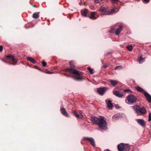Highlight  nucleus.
Segmentation results:
<instances>
[{
	"mask_svg": "<svg viewBox=\"0 0 151 151\" xmlns=\"http://www.w3.org/2000/svg\"><path fill=\"white\" fill-rule=\"evenodd\" d=\"M91 120L93 123L97 125L100 129H104V117H103L98 118L94 116H91Z\"/></svg>",
	"mask_w": 151,
	"mask_h": 151,
	"instance_id": "1",
	"label": "nucleus"
},
{
	"mask_svg": "<svg viewBox=\"0 0 151 151\" xmlns=\"http://www.w3.org/2000/svg\"><path fill=\"white\" fill-rule=\"evenodd\" d=\"M132 107L137 113L144 114H145L146 112L145 109L143 107L140 108L138 105H135Z\"/></svg>",
	"mask_w": 151,
	"mask_h": 151,
	"instance_id": "2",
	"label": "nucleus"
},
{
	"mask_svg": "<svg viewBox=\"0 0 151 151\" xmlns=\"http://www.w3.org/2000/svg\"><path fill=\"white\" fill-rule=\"evenodd\" d=\"M119 151H129L130 147L127 144L121 143L117 146Z\"/></svg>",
	"mask_w": 151,
	"mask_h": 151,
	"instance_id": "3",
	"label": "nucleus"
},
{
	"mask_svg": "<svg viewBox=\"0 0 151 151\" xmlns=\"http://www.w3.org/2000/svg\"><path fill=\"white\" fill-rule=\"evenodd\" d=\"M66 71H69L70 73H73L74 74H77L79 76H82L83 74V73L82 72H80L76 70H73L69 68H67L66 69Z\"/></svg>",
	"mask_w": 151,
	"mask_h": 151,
	"instance_id": "4",
	"label": "nucleus"
},
{
	"mask_svg": "<svg viewBox=\"0 0 151 151\" xmlns=\"http://www.w3.org/2000/svg\"><path fill=\"white\" fill-rule=\"evenodd\" d=\"M117 9V8L115 6L112 8L111 10L107 11V12H105L104 11V15H111L114 14H115L119 10V9H118V10L117 11H116V10Z\"/></svg>",
	"mask_w": 151,
	"mask_h": 151,
	"instance_id": "5",
	"label": "nucleus"
},
{
	"mask_svg": "<svg viewBox=\"0 0 151 151\" xmlns=\"http://www.w3.org/2000/svg\"><path fill=\"white\" fill-rule=\"evenodd\" d=\"M83 140L84 141H87L93 147H95L96 145L95 140L92 137L88 138L84 137L83 139Z\"/></svg>",
	"mask_w": 151,
	"mask_h": 151,
	"instance_id": "6",
	"label": "nucleus"
},
{
	"mask_svg": "<svg viewBox=\"0 0 151 151\" xmlns=\"http://www.w3.org/2000/svg\"><path fill=\"white\" fill-rule=\"evenodd\" d=\"M127 100L129 103H133L136 102L137 98L134 95H129L127 97Z\"/></svg>",
	"mask_w": 151,
	"mask_h": 151,
	"instance_id": "7",
	"label": "nucleus"
},
{
	"mask_svg": "<svg viewBox=\"0 0 151 151\" xmlns=\"http://www.w3.org/2000/svg\"><path fill=\"white\" fill-rule=\"evenodd\" d=\"M6 58L11 59L12 61L13 62L12 63H10V64L15 65L17 63V62L15 60L13 56L11 55H8L6 56Z\"/></svg>",
	"mask_w": 151,
	"mask_h": 151,
	"instance_id": "8",
	"label": "nucleus"
},
{
	"mask_svg": "<svg viewBox=\"0 0 151 151\" xmlns=\"http://www.w3.org/2000/svg\"><path fill=\"white\" fill-rule=\"evenodd\" d=\"M136 121L138 124L142 126L143 127L145 126V122L143 119H137Z\"/></svg>",
	"mask_w": 151,
	"mask_h": 151,
	"instance_id": "9",
	"label": "nucleus"
},
{
	"mask_svg": "<svg viewBox=\"0 0 151 151\" xmlns=\"http://www.w3.org/2000/svg\"><path fill=\"white\" fill-rule=\"evenodd\" d=\"M135 88L137 91L143 93V94H150L147 92L145 91L144 89L141 87L139 86H136L135 87Z\"/></svg>",
	"mask_w": 151,
	"mask_h": 151,
	"instance_id": "10",
	"label": "nucleus"
},
{
	"mask_svg": "<svg viewBox=\"0 0 151 151\" xmlns=\"http://www.w3.org/2000/svg\"><path fill=\"white\" fill-rule=\"evenodd\" d=\"M60 111L62 114L66 117H69V115L68 114L65 109L63 108L60 109Z\"/></svg>",
	"mask_w": 151,
	"mask_h": 151,
	"instance_id": "11",
	"label": "nucleus"
},
{
	"mask_svg": "<svg viewBox=\"0 0 151 151\" xmlns=\"http://www.w3.org/2000/svg\"><path fill=\"white\" fill-rule=\"evenodd\" d=\"M122 26L120 25L118 27L115 31V34L117 35H119L120 32L122 30Z\"/></svg>",
	"mask_w": 151,
	"mask_h": 151,
	"instance_id": "12",
	"label": "nucleus"
},
{
	"mask_svg": "<svg viewBox=\"0 0 151 151\" xmlns=\"http://www.w3.org/2000/svg\"><path fill=\"white\" fill-rule=\"evenodd\" d=\"M107 104V106L109 108V109H112L113 107V106L111 103V101L110 100H108Z\"/></svg>",
	"mask_w": 151,
	"mask_h": 151,
	"instance_id": "13",
	"label": "nucleus"
},
{
	"mask_svg": "<svg viewBox=\"0 0 151 151\" xmlns=\"http://www.w3.org/2000/svg\"><path fill=\"white\" fill-rule=\"evenodd\" d=\"M88 10L87 9H85L84 10H82L81 11L82 15L84 17H86V15L88 12Z\"/></svg>",
	"mask_w": 151,
	"mask_h": 151,
	"instance_id": "14",
	"label": "nucleus"
},
{
	"mask_svg": "<svg viewBox=\"0 0 151 151\" xmlns=\"http://www.w3.org/2000/svg\"><path fill=\"white\" fill-rule=\"evenodd\" d=\"M97 92L99 94H103L104 93V87L97 88Z\"/></svg>",
	"mask_w": 151,
	"mask_h": 151,
	"instance_id": "15",
	"label": "nucleus"
},
{
	"mask_svg": "<svg viewBox=\"0 0 151 151\" xmlns=\"http://www.w3.org/2000/svg\"><path fill=\"white\" fill-rule=\"evenodd\" d=\"M39 13L38 12H36L33 14L32 17L35 19H37L39 17Z\"/></svg>",
	"mask_w": 151,
	"mask_h": 151,
	"instance_id": "16",
	"label": "nucleus"
},
{
	"mask_svg": "<svg viewBox=\"0 0 151 151\" xmlns=\"http://www.w3.org/2000/svg\"><path fill=\"white\" fill-rule=\"evenodd\" d=\"M27 60L28 61H30L31 62L33 63H36V61L31 57H28L27 58Z\"/></svg>",
	"mask_w": 151,
	"mask_h": 151,
	"instance_id": "17",
	"label": "nucleus"
},
{
	"mask_svg": "<svg viewBox=\"0 0 151 151\" xmlns=\"http://www.w3.org/2000/svg\"><path fill=\"white\" fill-rule=\"evenodd\" d=\"M110 82L112 86H115L118 83V81L115 80H111Z\"/></svg>",
	"mask_w": 151,
	"mask_h": 151,
	"instance_id": "18",
	"label": "nucleus"
},
{
	"mask_svg": "<svg viewBox=\"0 0 151 151\" xmlns=\"http://www.w3.org/2000/svg\"><path fill=\"white\" fill-rule=\"evenodd\" d=\"M149 103H151V96L150 95H144Z\"/></svg>",
	"mask_w": 151,
	"mask_h": 151,
	"instance_id": "19",
	"label": "nucleus"
},
{
	"mask_svg": "<svg viewBox=\"0 0 151 151\" xmlns=\"http://www.w3.org/2000/svg\"><path fill=\"white\" fill-rule=\"evenodd\" d=\"M73 61H71L69 62V63L70 65V67L72 69L75 68V65L73 64Z\"/></svg>",
	"mask_w": 151,
	"mask_h": 151,
	"instance_id": "20",
	"label": "nucleus"
},
{
	"mask_svg": "<svg viewBox=\"0 0 151 151\" xmlns=\"http://www.w3.org/2000/svg\"><path fill=\"white\" fill-rule=\"evenodd\" d=\"M114 94H123V93L120 91H114Z\"/></svg>",
	"mask_w": 151,
	"mask_h": 151,
	"instance_id": "21",
	"label": "nucleus"
},
{
	"mask_svg": "<svg viewBox=\"0 0 151 151\" xmlns=\"http://www.w3.org/2000/svg\"><path fill=\"white\" fill-rule=\"evenodd\" d=\"M144 61V59L141 56H140L139 59V63L141 64Z\"/></svg>",
	"mask_w": 151,
	"mask_h": 151,
	"instance_id": "22",
	"label": "nucleus"
},
{
	"mask_svg": "<svg viewBox=\"0 0 151 151\" xmlns=\"http://www.w3.org/2000/svg\"><path fill=\"white\" fill-rule=\"evenodd\" d=\"M123 91L125 93H131L132 92V91L131 90L128 89H124Z\"/></svg>",
	"mask_w": 151,
	"mask_h": 151,
	"instance_id": "23",
	"label": "nucleus"
},
{
	"mask_svg": "<svg viewBox=\"0 0 151 151\" xmlns=\"http://www.w3.org/2000/svg\"><path fill=\"white\" fill-rule=\"evenodd\" d=\"M74 115L77 118H79L80 117V115L78 114L77 112L75 111H74L73 112Z\"/></svg>",
	"mask_w": 151,
	"mask_h": 151,
	"instance_id": "24",
	"label": "nucleus"
},
{
	"mask_svg": "<svg viewBox=\"0 0 151 151\" xmlns=\"http://www.w3.org/2000/svg\"><path fill=\"white\" fill-rule=\"evenodd\" d=\"M87 69L89 71L90 73L91 74H93L94 72L93 70V69H91L90 67H88L87 68Z\"/></svg>",
	"mask_w": 151,
	"mask_h": 151,
	"instance_id": "25",
	"label": "nucleus"
},
{
	"mask_svg": "<svg viewBox=\"0 0 151 151\" xmlns=\"http://www.w3.org/2000/svg\"><path fill=\"white\" fill-rule=\"evenodd\" d=\"M127 48L128 50L131 51L132 50V47L131 45L127 46Z\"/></svg>",
	"mask_w": 151,
	"mask_h": 151,
	"instance_id": "26",
	"label": "nucleus"
},
{
	"mask_svg": "<svg viewBox=\"0 0 151 151\" xmlns=\"http://www.w3.org/2000/svg\"><path fill=\"white\" fill-rule=\"evenodd\" d=\"M98 11L101 12H104V7L103 6L101 7L99 9Z\"/></svg>",
	"mask_w": 151,
	"mask_h": 151,
	"instance_id": "27",
	"label": "nucleus"
},
{
	"mask_svg": "<svg viewBox=\"0 0 151 151\" xmlns=\"http://www.w3.org/2000/svg\"><path fill=\"white\" fill-rule=\"evenodd\" d=\"M119 0H112V3L113 4H117Z\"/></svg>",
	"mask_w": 151,
	"mask_h": 151,
	"instance_id": "28",
	"label": "nucleus"
},
{
	"mask_svg": "<svg viewBox=\"0 0 151 151\" xmlns=\"http://www.w3.org/2000/svg\"><path fill=\"white\" fill-rule=\"evenodd\" d=\"M114 30V29H111L109 31V32L112 34H114V33L115 32Z\"/></svg>",
	"mask_w": 151,
	"mask_h": 151,
	"instance_id": "29",
	"label": "nucleus"
},
{
	"mask_svg": "<svg viewBox=\"0 0 151 151\" xmlns=\"http://www.w3.org/2000/svg\"><path fill=\"white\" fill-rule=\"evenodd\" d=\"M45 73L47 74H51L53 73V72H51L48 70H47V69L45 70Z\"/></svg>",
	"mask_w": 151,
	"mask_h": 151,
	"instance_id": "30",
	"label": "nucleus"
},
{
	"mask_svg": "<svg viewBox=\"0 0 151 151\" xmlns=\"http://www.w3.org/2000/svg\"><path fill=\"white\" fill-rule=\"evenodd\" d=\"M95 14L96 13L94 12H93L91 13V16L92 18L94 17Z\"/></svg>",
	"mask_w": 151,
	"mask_h": 151,
	"instance_id": "31",
	"label": "nucleus"
},
{
	"mask_svg": "<svg viewBox=\"0 0 151 151\" xmlns=\"http://www.w3.org/2000/svg\"><path fill=\"white\" fill-rule=\"evenodd\" d=\"M42 65L43 67H45L47 63L44 61H43L42 62Z\"/></svg>",
	"mask_w": 151,
	"mask_h": 151,
	"instance_id": "32",
	"label": "nucleus"
},
{
	"mask_svg": "<svg viewBox=\"0 0 151 151\" xmlns=\"http://www.w3.org/2000/svg\"><path fill=\"white\" fill-rule=\"evenodd\" d=\"M34 68H36V69H38L39 70H40V71H42V70H41V69L39 67L37 66H36V65L34 66Z\"/></svg>",
	"mask_w": 151,
	"mask_h": 151,
	"instance_id": "33",
	"label": "nucleus"
},
{
	"mask_svg": "<svg viewBox=\"0 0 151 151\" xmlns=\"http://www.w3.org/2000/svg\"><path fill=\"white\" fill-rule=\"evenodd\" d=\"M148 121L149 122L151 121V113L150 112L149 114Z\"/></svg>",
	"mask_w": 151,
	"mask_h": 151,
	"instance_id": "34",
	"label": "nucleus"
},
{
	"mask_svg": "<svg viewBox=\"0 0 151 151\" xmlns=\"http://www.w3.org/2000/svg\"><path fill=\"white\" fill-rule=\"evenodd\" d=\"M106 124V122L104 120V130H106L107 129Z\"/></svg>",
	"mask_w": 151,
	"mask_h": 151,
	"instance_id": "35",
	"label": "nucleus"
},
{
	"mask_svg": "<svg viewBox=\"0 0 151 151\" xmlns=\"http://www.w3.org/2000/svg\"><path fill=\"white\" fill-rule=\"evenodd\" d=\"M75 79L77 80L78 81H81L83 80V79L82 78H75Z\"/></svg>",
	"mask_w": 151,
	"mask_h": 151,
	"instance_id": "36",
	"label": "nucleus"
},
{
	"mask_svg": "<svg viewBox=\"0 0 151 151\" xmlns=\"http://www.w3.org/2000/svg\"><path fill=\"white\" fill-rule=\"evenodd\" d=\"M150 0H143L142 1H144V2L147 3L149 2L150 1Z\"/></svg>",
	"mask_w": 151,
	"mask_h": 151,
	"instance_id": "37",
	"label": "nucleus"
},
{
	"mask_svg": "<svg viewBox=\"0 0 151 151\" xmlns=\"http://www.w3.org/2000/svg\"><path fill=\"white\" fill-rule=\"evenodd\" d=\"M3 49V46L1 45H0V52H1L2 51Z\"/></svg>",
	"mask_w": 151,
	"mask_h": 151,
	"instance_id": "38",
	"label": "nucleus"
},
{
	"mask_svg": "<svg viewBox=\"0 0 151 151\" xmlns=\"http://www.w3.org/2000/svg\"><path fill=\"white\" fill-rule=\"evenodd\" d=\"M121 68V66H117L115 67V69L116 70H117V69H119L120 68Z\"/></svg>",
	"mask_w": 151,
	"mask_h": 151,
	"instance_id": "39",
	"label": "nucleus"
},
{
	"mask_svg": "<svg viewBox=\"0 0 151 151\" xmlns=\"http://www.w3.org/2000/svg\"><path fill=\"white\" fill-rule=\"evenodd\" d=\"M109 64H108L104 65V68H106L107 67H109Z\"/></svg>",
	"mask_w": 151,
	"mask_h": 151,
	"instance_id": "40",
	"label": "nucleus"
},
{
	"mask_svg": "<svg viewBox=\"0 0 151 151\" xmlns=\"http://www.w3.org/2000/svg\"><path fill=\"white\" fill-rule=\"evenodd\" d=\"M119 98H122L124 96V95H116Z\"/></svg>",
	"mask_w": 151,
	"mask_h": 151,
	"instance_id": "41",
	"label": "nucleus"
},
{
	"mask_svg": "<svg viewBox=\"0 0 151 151\" xmlns=\"http://www.w3.org/2000/svg\"><path fill=\"white\" fill-rule=\"evenodd\" d=\"M117 118H118V116L116 115H114L113 117V118H115L116 119H117Z\"/></svg>",
	"mask_w": 151,
	"mask_h": 151,
	"instance_id": "42",
	"label": "nucleus"
},
{
	"mask_svg": "<svg viewBox=\"0 0 151 151\" xmlns=\"http://www.w3.org/2000/svg\"><path fill=\"white\" fill-rule=\"evenodd\" d=\"M116 108L117 109H119L121 108V107L120 106H117L116 105L115 106Z\"/></svg>",
	"mask_w": 151,
	"mask_h": 151,
	"instance_id": "43",
	"label": "nucleus"
},
{
	"mask_svg": "<svg viewBox=\"0 0 151 151\" xmlns=\"http://www.w3.org/2000/svg\"><path fill=\"white\" fill-rule=\"evenodd\" d=\"M95 1L96 3H98L99 2V0H94Z\"/></svg>",
	"mask_w": 151,
	"mask_h": 151,
	"instance_id": "44",
	"label": "nucleus"
},
{
	"mask_svg": "<svg viewBox=\"0 0 151 151\" xmlns=\"http://www.w3.org/2000/svg\"><path fill=\"white\" fill-rule=\"evenodd\" d=\"M2 61H3L5 63H9V62H7L6 61H5V60H2Z\"/></svg>",
	"mask_w": 151,
	"mask_h": 151,
	"instance_id": "45",
	"label": "nucleus"
},
{
	"mask_svg": "<svg viewBox=\"0 0 151 151\" xmlns=\"http://www.w3.org/2000/svg\"><path fill=\"white\" fill-rule=\"evenodd\" d=\"M107 89V88L106 87H104V91L106 90Z\"/></svg>",
	"mask_w": 151,
	"mask_h": 151,
	"instance_id": "46",
	"label": "nucleus"
},
{
	"mask_svg": "<svg viewBox=\"0 0 151 151\" xmlns=\"http://www.w3.org/2000/svg\"><path fill=\"white\" fill-rule=\"evenodd\" d=\"M110 53V52H108L106 54L107 55L109 54Z\"/></svg>",
	"mask_w": 151,
	"mask_h": 151,
	"instance_id": "47",
	"label": "nucleus"
},
{
	"mask_svg": "<svg viewBox=\"0 0 151 151\" xmlns=\"http://www.w3.org/2000/svg\"><path fill=\"white\" fill-rule=\"evenodd\" d=\"M106 151H110V150H109L108 149H107L106 150Z\"/></svg>",
	"mask_w": 151,
	"mask_h": 151,
	"instance_id": "48",
	"label": "nucleus"
},
{
	"mask_svg": "<svg viewBox=\"0 0 151 151\" xmlns=\"http://www.w3.org/2000/svg\"><path fill=\"white\" fill-rule=\"evenodd\" d=\"M101 63H102V64H103V60H101Z\"/></svg>",
	"mask_w": 151,
	"mask_h": 151,
	"instance_id": "49",
	"label": "nucleus"
},
{
	"mask_svg": "<svg viewBox=\"0 0 151 151\" xmlns=\"http://www.w3.org/2000/svg\"><path fill=\"white\" fill-rule=\"evenodd\" d=\"M102 68H104V65H103L102 66Z\"/></svg>",
	"mask_w": 151,
	"mask_h": 151,
	"instance_id": "50",
	"label": "nucleus"
},
{
	"mask_svg": "<svg viewBox=\"0 0 151 151\" xmlns=\"http://www.w3.org/2000/svg\"><path fill=\"white\" fill-rule=\"evenodd\" d=\"M105 101L106 102H107V100H105Z\"/></svg>",
	"mask_w": 151,
	"mask_h": 151,
	"instance_id": "51",
	"label": "nucleus"
},
{
	"mask_svg": "<svg viewBox=\"0 0 151 151\" xmlns=\"http://www.w3.org/2000/svg\"><path fill=\"white\" fill-rule=\"evenodd\" d=\"M137 1H139L140 0H137Z\"/></svg>",
	"mask_w": 151,
	"mask_h": 151,
	"instance_id": "52",
	"label": "nucleus"
},
{
	"mask_svg": "<svg viewBox=\"0 0 151 151\" xmlns=\"http://www.w3.org/2000/svg\"><path fill=\"white\" fill-rule=\"evenodd\" d=\"M34 7H35V5H34Z\"/></svg>",
	"mask_w": 151,
	"mask_h": 151,
	"instance_id": "53",
	"label": "nucleus"
}]
</instances>
